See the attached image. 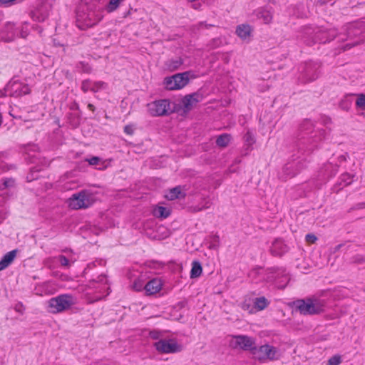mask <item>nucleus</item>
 Segmentation results:
<instances>
[{"instance_id": "1", "label": "nucleus", "mask_w": 365, "mask_h": 365, "mask_svg": "<svg viewBox=\"0 0 365 365\" xmlns=\"http://www.w3.org/2000/svg\"><path fill=\"white\" fill-rule=\"evenodd\" d=\"M326 132L322 128H316L313 122L304 119L299 126L296 146L303 154H309L317 148L324 139Z\"/></svg>"}, {"instance_id": "2", "label": "nucleus", "mask_w": 365, "mask_h": 365, "mask_svg": "<svg viewBox=\"0 0 365 365\" xmlns=\"http://www.w3.org/2000/svg\"><path fill=\"white\" fill-rule=\"evenodd\" d=\"M103 6L99 1L82 0L76 11V26L86 30L96 25L103 18Z\"/></svg>"}, {"instance_id": "3", "label": "nucleus", "mask_w": 365, "mask_h": 365, "mask_svg": "<svg viewBox=\"0 0 365 365\" xmlns=\"http://www.w3.org/2000/svg\"><path fill=\"white\" fill-rule=\"evenodd\" d=\"M335 29H323L321 28L306 27L298 38L308 46H312L316 43H324L333 40L336 36Z\"/></svg>"}, {"instance_id": "4", "label": "nucleus", "mask_w": 365, "mask_h": 365, "mask_svg": "<svg viewBox=\"0 0 365 365\" xmlns=\"http://www.w3.org/2000/svg\"><path fill=\"white\" fill-rule=\"evenodd\" d=\"M295 308L303 315H316L324 312L327 301L317 297L297 299L294 302Z\"/></svg>"}, {"instance_id": "5", "label": "nucleus", "mask_w": 365, "mask_h": 365, "mask_svg": "<svg viewBox=\"0 0 365 365\" xmlns=\"http://www.w3.org/2000/svg\"><path fill=\"white\" fill-rule=\"evenodd\" d=\"M343 31L346 36V38L340 37V40H352L358 38L357 40L352 43H348L344 46V50L349 49L360 43H365V24L362 23H354L346 25L343 28Z\"/></svg>"}, {"instance_id": "6", "label": "nucleus", "mask_w": 365, "mask_h": 365, "mask_svg": "<svg viewBox=\"0 0 365 365\" xmlns=\"http://www.w3.org/2000/svg\"><path fill=\"white\" fill-rule=\"evenodd\" d=\"M307 167L305 158L297 157L288 161L282 168V171L279 173V177L282 180L287 178H293L302 170Z\"/></svg>"}, {"instance_id": "7", "label": "nucleus", "mask_w": 365, "mask_h": 365, "mask_svg": "<svg viewBox=\"0 0 365 365\" xmlns=\"http://www.w3.org/2000/svg\"><path fill=\"white\" fill-rule=\"evenodd\" d=\"M93 194L86 190L73 194L68 200V206L73 210L85 209L93 203Z\"/></svg>"}, {"instance_id": "8", "label": "nucleus", "mask_w": 365, "mask_h": 365, "mask_svg": "<svg viewBox=\"0 0 365 365\" xmlns=\"http://www.w3.org/2000/svg\"><path fill=\"white\" fill-rule=\"evenodd\" d=\"M74 304L75 299L71 294H61L48 301L50 312L54 314L68 310Z\"/></svg>"}, {"instance_id": "9", "label": "nucleus", "mask_w": 365, "mask_h": 365, "mask_svg": "<svg viewBox=\"0 0 365 365\" xmlns=\"http://www.w3.org/2000/svg\"><path fill=\"white\" fill-rule=\"evenodd\" d=\"M148 110L152 116L168 115L174 111L168 99L156 100L148 103Z\"/></svg>"}, {"instance_id": "10", "label": "nucleus", "mask_w": 365, "mask_h": 365, "mask_svg": "<svg viewBox=\"0 0 365 365\" xmlns=\"http://www.w3.org/2000/svg\"><path fill=\"white\" fill-rule=\"evenodd\" d=\"M190 72L176 73L172 76L164 78L163 84L167 90H179L185 87L189 83Z\"/></svg>"}, {"instance_id": "11", "label": "nucleus", "mask_w": 365, "mask_h": 365, "mask_svg": "<svg viewBox=\"0 0 365 365\" xmlns=\"http://www.w3.org/2000/svg\"><path fill=\"white\" fill-rule=\"evenodd\" d=\"M252 354L260 361L265 359L274 361L279 359L281 356L279 350L269 344H264L259 347L255 346L252 350Z\"/></svg>"}, {"instance_id": "12", "label": "nucleus", "mask_w": 365, "mask_h": 365, "mask_svg": "<svg viewBox=\"0 0 365 365\" xmlns=\"http://www.w3.org/2000/svg\"><path fill=\"white\" fill-rule=\"evenodd\" d=\"M153 346L160 354H175L182 350V346L175 339H160L153 344Z\"/></svg>"}, {"instance_id": "13", "label": "nucleus", "mask_w": 365, "mask_h": 365, "mask_svg": "<svg viewBox=\"0 0 365 365\" xmlns=\"http://www.w3.org/2000/svg\"><path fill=\"white\" fill-rule=\"evenodd\" d=\"M320 64L317 62H306L302 68V77L305 82H311L316 80L319 75Z\"/></svg>"}, {"instance_id": "14", "label": "nucleus", "mask_w": 365, "mask_h": 365, "mask_svg": "<svg viewBox=\"0 0 365 365\" xmlns=\"http://www.w3.org/2000/svg\"><path fill=\"white\" fill-rule=\"evenodd\" d=\"M230 346L234 349L240 348L246 351L250 350L252 353L255 347L254 339L252 337L244 335L234 336L230 341Z\"/></svg>"}, {"instance_id": "15", "label": "nucleus", "mask_w": 365, "mask_h": 365, "mask_svg": "<svg viewBox=\"0 0 365 365\" xmlns=\"http://www.w3.org/2000/svg\"><path fill=\"white\" fill-rule=\"evenodd\" d=\"M16 35L15 24L11 22H7L4 25L0 34L1 38L6 42L14 41Z\"/></svg>"}, {"instance_id": "16", "label": "nucleus", "mask_w": 365, "mask_h": 365, "mask_svg": "<svg viewBox=\"0 0 365 365\" xmlns=\"http://www.w3.org/2000/svg\"><path fill=\"white\" fill-rule=\"evenodd\" d=\"M201 96L197 93L186 95L182 99V105L185 111L190 110L198 102H200Z\"/></svg>"}, {"instance_id": "17", "label": "nucleus", "mask_w": 365, "mask_h": 365, "mask_svg": "<svg viewBox=\"0 0 365 365\" xmlns=\"http://www.w3.org/2000/svg\"><path fill=\"white\" fill-rule=\"evenodd\" d=\"M288 251V247L281 240H276L270 247V252L273 256L280 257Z\"/></svg>"}, {"instance_id": "18", "label": "nucleus", "mask_w": 365, "mask_h": 365, "mask_svg": "<svg viewBox=\"0 0 365 365\" xmlns=\"http://www.w3.org/2000/svg\"><path fill=\"white\" fill-rule=\"evenodd\" d=\"M162 288V282L159 279H153L144 286V290L147 295H153L158 293Z\"/></svg>"}, {"instance_id": "19", "label": "nucleus", "mask_w": 365, "mask_h": 365, "mask_svg": "<svg viewBox=\"0 0 365 365\" xmlns=\"http://www.w3.org/2000/svg\"><path fill=\"white\" fill-rule=\"evenodd\" d=\"M16 253L17 250H14L3 256L0 261V271L6 269L11 264L16 256Z\"/></svg>"}, {"instance_id": "20", "label": "nucleus", "mask_w": 365, "mask_h": 365, "mask_svg": "<svg viewBox=\"0 0 365 365\" xmlns=\"http://www.w3.org/2000/svg\"><path fill=\"white\" fill-rule=\"evenodd\" d=\"M252 29L248 24H241L237 26L236 34L242 39L246 40L250 38L252 34Z\"/></svg>"}, {"instance_id": "21", "label": "nucleus", "mask_w": 365, "mask_h": 365, "mask_svg": "<svg viewBox=\"0 0 365 365\" xmlns=\"http://www.w3.org/2000/svg\"><path fill=\"white\" fill-rule=\"evenodd\" d=\"M257 16L259 19H262L264 24H269L273 17L272 9L261 8L257 11Z\"/></svg>"}, {"instance_id": "22", "label": "nucleus", "mask_w": 365, "mask_h": 365, "mask_svg": "<svg viewBox=\"0 0 365 365\" xmlns=\"http://www.w3.org/2000/svg\"><path fill=\"white\" fill-rule=\"evenodd\" d=\"M182 64L183 60L180 57H178L168 60L165 63V66L169 71H175L178 70Z\"/></svg>"}, {"instance_id": "23", "label": "nucleus", "mask_w": 365, "mask_h": 365, "mask_svg": "<svg viewBox=\"0 0 365 365\" xmlns=\"http://www.w3.org/2000/svg\"><path fill=\"white\" fill-rule=\"evenodd\" d=\"M170 215V211L167 207L158 206L154 208L153 215L158 218L165 219Z\"/></svg>"}, {"instance_id": "24", "label": "nucleus", "mask_w": 365, "mask_h": 365, "mask_svg": "<svg viewBox=\"0 0 365 365\" xmlns=\"http://www.w3.org/2000/svg\"><path fill=\"white\" fill-rule=\"evenodd\" d=\"M185 197V193L182 191L180 186H177L173 189H171L169 192L167 197L169 200H175L178 198H183Z\"/></svg>"}, {"instance_id": "25", "label": "nucleus", "mask_w": 365, "mask_h": 365, "mask_svg": "<svg viewBox=\"0 0 365 365\" xmlns=\"http://www.w3.org/2000/svg\"><path fill=\"white\" fill-rule=\"evenodd\" d=\"M231 138L232 137L230 134L223 133L217 138L216 144L220 148H225L229 145Z\"/></svg>"}, {"instance_id": "26", "label": "nucleus", "mask_w": 365, "mask_h": 365, "mask_svg": "<svg viewBox=\"0 0 365 365\" xmlns=\"http://www.w3.org/2000/svg\"><path fill=\"white\" fill-rule=\"evenodd\" d=\"M202 268L201 264L198 261H193L192 263V269L190 271V277L197 278L202 274Z\"/></svg>"}, {"instance_id": "27", "label": "nucleus", "mask_w": 365, "mask_h": 365, "mask_svg": "<svg viewBox=\"0 0 365 365\" xmlns=\"http://www.w3.org/2000/svg\"><path fill=\"white\" fill-rule=\"evenodd\" d=\"M254 304L257 310L261 311L269 305V302L264 297H261L255 299Z\"/></svg>"}, {"instance_id": "28", "label": "nucleus", "mask_w": 365, "mask_h": 365, "mask_svg": "<svg viewBox=\"0 0 365 365\" xmlns=\"http://www.w3.org/2000/svg\"><path fill=\"white\" fill-rule=\"evenodd\" d=\"M145 284V280L143 279V277H138L133 282L132 284V289L136 292H140L144 290Z\"/></svg>"}, {"instance_id": "29", "label": "nucleus", "mask_w": 365, "mask_h": 365, "mask_svg": "<svg viewBox=\"0 0 365 365\" xmlns=\"http://www.w3.org/2000/svg\"><path fill=\"white\" fill-rule=\"evenodd\" d=\"M15 182L13 178H5L0 182V190L9 189L14 187Z\"/></svg>"}, {"instance_id": "30", "label": "nucleus", "mask_w": 365, "mask_h": 365, "mask_svg": "<svg viewBox=\"0 0 365 365\" xmlns=\"http://www.w3.org/2000/svg\"><path fill=\"white\" fill-rule=\"evenodd\" d=\"M357 99L356 101V106L360 109L365 110V94L359 93L356 95Z\"/></svg>"}, {"instance_id": "31", "label": "nucleus", "mask_w": 365, "mask_h": 365, "mask_svg": "<svg viewBox=\"0 0 365 365\" xmlns=\"http://www.w3.org/2000/svg\"><path fill=\"white\" fill-rule=\"evenodd\" d=\"M244 140L248 147L252 146L255 142L254 135L250 130H247L245 134Z\"/></svg>"}, {"instance_id": "32", "label": "nucleus", "mask_w": 365, "mask_h": 365, "mask_svg": "<svg viewBox=\"0 0 365 365\" xmlns=\"http://www.w3.org/2000/svg\"><path fill=\"white\" fill-rule=\"evenodd\" d=\"M106 83L103 81L92 82V92L96 93L98 91L105 88Z\"/></svg>"}, {"instance_id": "33", "label": "nucleus", "mask_w": 365, "mask_h": 365, "mask_svg": "<svg viewBox=\"0 0 365 365\" xmlns=\"http://www.w3.org/2000/svg\"><path fill=\"white\" fill-rule=\"evenodd\" d=\"M92 81L89 79H86L82 81L81 83V90L86 93L88 91H92Z\"/></svg>"}, {"instance_id": "34", "label": "nucleus", "mask_w": 365, "mask_h": 365, "mask_svg": "<svg viewBox=\"0 0 365 365\" xmlns=\"http://www.w3.org/2000/svg\"><path fill=\"white\" fill-rule=\"evenodd\" d=\"M149 336L153 339L160 340L163 336V332L156 329L151 330L149 332Z\"/></svg>"}, {"instance_id": "35", "label": "nucleus", "mask_w": 365, "mask_h": 365, "mask_svg": "<svg viewBox=\"0 0 365 365\" xmlns=\"http://www.w3.org/2000/svg\"><path fill=\"white\" fill-rule=\"evenodd\" d=\"M77 68L80 72L89 73L91 71L90 66L88 63H85L83 62H80L77 66Z\"/></svg>"}, {"instance_id": "36", "label": "nucleus", "mask_w": 365, "mask_h": 365, "mask_svg": "<svg viewBox=\"0 0 365 365\" xmlns=\"http://www.w3.org/2000/svg\"><path fill=\"white\" fill-rule=\"evenodd\" d=\"M341 362V356L339 355H334L329 359L328 365H339Z\"/></svg>"}, {"instance_id": "37", "label": "nucleus", "mask_w": 365, "mask_h": 365, "mask_svg": "<svg viewBox=\"0 0 365 365\" xmlns=\"http://www.w3.org/2000/svg\"><path fill=\"white\" fill-rule=\"evenodd\" d=\"M39 171L36 167H33L31 168V173L27 175V180L29 181H31L33 180L37 179L38 178V175H36V173Z\"/></svg>"}, {"instance_id": "38", "label": "nucleus", "mask_w": 365, "mask_h": 365, "mask_svg": "<svg viewBox=\"0 0 365 365\" xmlns=\"http://www.w3.org/2000/svg\"><path fill=\"white\" fill-rule=\"evenodd\" d=\"M19 95H26L30 93V88L27 84L19 85Z\"/></svg>"}, {"instance_id": "39", "label": "nucleus", "mask_w": 365, "mask_h": 365, "mask_svg": "<svg viewBox=\"0 0 365 365\" xmlns=\"http://www.w3.org/2000/svg\"><path fill=\"white\" fill-rule=\"evenodd\" d=\"M58 259L61 266L69 267V265H70L69 260L64 255H59L58 257Z\"/></svg>"}, {"instance_id": "40", "label": "nucleus", "mask_w": 365, "mask_h": 365, "mask_svg": "<svg viewBox=\"0 0 365 365\" xmlns=\"http://www.w3.org/2000/svg\"><path fill=\"white\" fill-rule=\"evenodd\" d=\"M305 239L306 241L310 244H313L317 240L316 235L312 233L307 234L305 237Z\"/></svg>"}, {"instance_id": "41", "label": "nucleus", "mask_w": 365, "mask_h": 365, "mask_svg": "<svg viewBox=\"0 0 365 365\" xmlns=\"http://www.w3.org/2000/svg\"><path fill=\"white\" fill-rule=\"evenodd\" d=\"M124 132L128 135H133L134 133V129L133 125H127L124 127Z\"/></svg>"}, {"instance_id": "42", "label": "nucleus", "mask_w": 365, "mask_h": 365, "mask_svg": "<svg viewBox=\"0 0 365 365\" xmlns=\"http://www.w3.org/2000/svg\"><path fill=\"white\" fill-rule=\"evenodd\" d=\"M342 180L344 181V185H348L351 183V175L349 174H344L342 176Z\"/></svg>"}, {"instance_id": "43", "label": "nucleus", "mask_w": 365, "mask_h": 365, "mask_svg": "<svg viewBox=\"0 0 365 365\" xmlns=\"http://www.w3.org/2000/svg\"><path fill=\"white\" fill-rule=\"evenodd\" d=\"M99 160L100 158L98 157H93L88 160V162L90 165H96L98 164Z\"/></svg>"}, {"instance_id": "44", "label": "nucleus", "mask_w": 365, "mask_h": 365, "mask_svg": "<svg viewBox=\"0 0 365 365\" xmlns=\"http://www.w3.org/2000/svg\"><path fill=\"white\" fill-rule=\"evenodd\" d=\"M272 273H277V274H283L285 272V269L282 268H272L271 269Z\"/></svg>"}, {"instance_id": "45", "label": "nucleus", "mask_w": 365, "mask_h": 365, "mask_svg": "<svg viewBox=\"0 0 365 365\" xmlns=\"http://www.w3.org/2000/svg\"><path fill=\"white\" fill-rule=\"evenodd\" d=\"M210 207V202H206L205 205L202 207H196L194 208V210L195 211H200L203 209H206V208H208Z\"/></svg>"}, {"instance_id": "46", "label": "nucleus", "mask_w": 365, "mask_h": 365, "mask_svg": "<svg viewBox=\"0 0 365 365\" xmlns=\"http://www.w3.org/2000/svg\"><path fill=\"white\" fill-rule=\"evenodd\" d=\"M23 309V304L21 303H18L15 307V310L18 312L22 313Z\"/></svg>"}, {"instance_id": "47", "label": "nucleus", "mask_w": 365, "mask_h": 365, "mask_svg": "<svg viewBox=\"0 0 365 365\" xmlns=\"http://www.w3.org/2000/svg\"><path fill=\"white\" fill-rule=\"evenodd\" d=\"M28 31H27V29L26 28V30H24V27H23L21 29V32L20 34V36L21 38H26L27 36H28Z\"/></svg>"}, {"instance_id": "48", "label": "nucleus", "mask_w": 365, "mask_h": 365, "mask_svg": "<svg viewBox=\"0 0 365 365\" xmlns=\"http://www.w3.org/2000/svg\"><path fill=\"white\" fill-rule=\"evenodd\" d=\"M342 246H343V245H342V244H339V245H336V246L334 248V251H333V252H338Z\"/></svg>"}, {"instance_id": "49", "label": "nucleus", "mask_w": 365, "mask_h": 365, "mask_svg": "<svg viewBox=\"0 0 365 365\" xmlns=\"http://www.w3.org/2000/svg\"><path fill=\"white\" fill-rule=\"evenodd\" d=\"M88 109H89L90 110H92V111H94V110H95V106H94L93 104H91V103H89V104L88 105Z\"/></svg>"}, {"instance_id": "50", "label": "nucleus", "mask_w": 365, "mask_h": 365, "mask_svg": "<svg viewBox=\"0 0 365 365\" xmlns=\"http://www.w3.org/2000/svg\"><path fill=\"white\" fill-rule=\"evenodd\" d=\"M203 25H205V26L206 28H208V27H210V26H212V25H210V24H209V25H208V24H206L203 23V22H200V26H202Z\"/></svg>"}, {"instance_id": "51", "label": "nucleus", "mask_w": 365, "mask_h": 365, "mask_svg": "<svg viewBox=\"0 0 365 365\" xmlns=\"http://www.w3.org/2000/svg\"><path fill=\"white\" fill-rule=\"evenodd\" d=\"M356 206H357V208L361 209V208L364 207L365 203H360V204H358Z\"/></svg>"}, {"instance_id": "52", "label": "nucleus", "mask_w": 365, "mask_h": 365, "mask_svg": "<svg viewBox=\"0 0 365 365\" xmlns=\"http://www.w3.org/2000/svg\"><path fill=\"white\" fill-rule=\"evenodd\" d=\"M331 122V119L330 118H327L326 120L324 121L325 124H327Z\"/></svg>"}, {"instance_id": "53", "label": "nucleus", "mask_w": 365, "mask_h": 365, "mask_svg": "<svg viewBox=\"0 0 365 365\" xmlns=\"http://www.w3.org/2000/svg\"><path fill=\"white\" fill-rule=\"evenodd\" d=\"M103 277H104L100 276V277H98V278H99V281H103Z\"/></svg>"}, {"instance_id": "54", "label": "nucleus", "mask_w": 365, "mask_h": 365, "mask_svg": "<svg viewBox=\"0 0 365 365\" xmlns=\"http://www.w3.org/2000/svg\"><path fill=\"white\" fill-rule=\"evenodd\" d=\"M317 3H320V4H324V1H321L319 0L317 1Z\"/></svg>"}, {"instance_id": "55", "label": "nucleus", "mask_w": 365, "mask_h": 365, "mask_svg": "<svg viewBox=\"0 0 365 365\" xmlns=\"http://www.w3.org/2000/svg\"><path fill=\"white\" fill-rule=\"evenodd\" d=\"M218 41H219L218 39H214V40H213V43H217Z\"/></svg>"}, {"instance_id": "56", "label": "nucleus", "mask_w": 365, "mask_h": 365, "mask_svg": "<svg viewBox=\"0 0 365 365\" xmlns=\"http://www.w3.org/2000/svg\"><path fill=\"white\" fill-rule=\"evenodd\" d=\"M20 88H17V89L16 90V92H18V90H19Z\"/></svg>"}, {"instance_id": "57", "label": "nucleus", "mask_w": 365, "mask_h": 365, "mask_svg": "<svg viewBox=\"0 0 365 365\" xmlns=\"http://www.w3.org/2000/svg\"><path fill=\"white\" fill-rule=\"evenodd\" d=\"M20 88H17V89L16 90V92H18V90H19Z\"/></svg>"}]
</instances>
